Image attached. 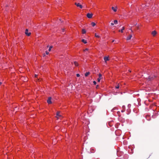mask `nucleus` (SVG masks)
<instances>
[{
  "label": "nucleus",
  "mask_w": 159,
  "mask_h": 159,
  "mask_svg": "<svg viewBox=\"0 0 159 159\" xmlns=\"http://www.w3.org/2000/svg\"><path fill=\"white\" fill-rule=\"evenodd\" d=\"M2 84V83L1 82H0V85Z\"/></svg>",
  "instance_id": "36"
},
{
  "label": "nucleus",
  "mask_w": 159,
  "mask_h": 159,
  "mask_svg": "<svg viewBox=\"0 0 159 159\" xmlns=\"http://www.w3.org/2000/svg\"><path fill=\"white\" fill-rule=\"evenodd\" d=\"M59 20L61 21V22H62V21H61V20L60 19H59Z\"/></svg>",
  "instance_id": "29"
},
{
  "label": "nucleus",
  "mask_w": 159,
  "mask_h": 159,
  "mask_svg": "<svg viewBox=\"0 0 159 159\" xmlns=\"http://www.w3.org/2000/svg\"><path fill=\"white\" fill-rule=\"evenodd\" d=\"M89 49L88 48H86L85 50H84V51H88Z\"/></svg>",
  "instance_id": "26"
},
{
  "label": "nucleus",
  "mask_w": 159,
  "mask_h": 159,
  "mask_svg": "<svg viewBox=\"0 0 159 159\" xmlns=\"http://www.w3.org/2000/svg\"><path fill=\"white\" fill-rule=\"evenodd\" d=\"M90 74V72H86L85 74V76H86V77H87V76L89 74Z\"/></svg>",
  "instance_id": "13"
},
{
  "label": "nucleus",
  "mask_w": 159,
  "mask_h": 159,
  "mask_svg": "<svg viewBox=\"0 0 159 159\" xmlns=\"http://www.w3.org/2000/svg\"><path fill=\"white\" fill-rule=\"evenodd\" d=\"M82 32L83 34H84L86 33V31L85 29H83L82 30Z\"/></svg>",
  "instance_id": "12"
},
{
  "label": "nucleus",
  "mask_w": 159,
  "mask_h": 159,
  "mask_svg": "<svg viewBox=\"0 0 159 159\" xmlns=\"http://www.w3.org/2000/svg\"><path fill=\"white\" fill-rule=\"evenodd\" d=\"M156 77V75H151L147 77L146 79L148 81H151L155 79Z\"/></svg>",
  "instance_id": "1"
},
{
  "label": "nucleus",
  "mask_w": 159,
  "mask_h": 159,
  "mask_svg": "<svg viewBox=\"0 0 159 159\" xmlns=\"http://www.w3.org/2000/svg\"><path fill=\"white\" fill-rule=\"evenodd\" d=\"M93 15V14L92 13L90 14L89 13H88L87 14V16L89 18H91L92 17Z\"/></svg>",
  "instance_id": "5"
},
{
  "label": "nucleus",
  "mask_w": 159,
  "mask_h": 159,
  "mask_svg": "<svg viewBox=\"0 0 159 159\" xmlns=\"http://www.w3.org/2000/svg\"><path fill=\"white\" fill-rule=\"evenodd\" d=\"M129 71L130 72H131V71L130 70H129Z\"/></svg>",
  "instance_id": "35"
},
{
  "label": "nucleus",
  "mask_w": 159,
  "mask_h": 159,
  "mask_svg": "<svg viewBox=\"0 0 159 159\" xmlns=\"http://www.w3.org/2000/svg\"><path fill=\"white\" fill-rule=\"evenodd\" d=\"M104 59L105 62H106L107 61H108L109 60L108 57H104Z\"/></svg>",
  "instance_id": "8"
},
{
  "label": "nucleus",
  "mask_w": 159,
  "mask_h": 159,
  "mask_svg": "<svg viewBox=\"0 0 159 159\" xmlns=\"http://www.w3.org/2000/svg\"><path fill=\"white\" fill-rule=\"evenodd\" d=\"M46 53L47 55H48L49 54V52H48V51H46Z\"/></svg>",
  "instance_id": "24"
},
{
  "label": "nucleus",
  "mask_w": 159,
  "mask_h": 159,
  "mask_svg": "<svg viewBox=\"0 0 159 159\" xmlns=\"http://www.w3.org/2000/svg\"><path fill=\"white\" fill-rule=\"evenodd\" d=\"M114 41H115L114 40H113L112 41V42L113 43V42H114Z\"/></svg>",
  "instance_id": "34"
},
{
  "label": "nucleus",
  "mask_w": 159,
  "mask_h": 159,
  "mask_svg": "<svg viewBox=\"0 0 159 159\" xmlns=\"http://www.w3.org/2000/svg\"><path fill=\"white\" fill-rule=\"evenodd\" d=\"M151 34L153 36H155L156 35L157 32L156 31L154 30L152 32Z\"/></svg>",
  "instance_id": "6"
},
{
  "label": "nucleus",
  "mask_w": 159,
  "mask_h": 159,
  "mask_svg": "<svg viewBox=\"0 0 159 159\" xmlns=\"http://www.w3.org/2000/svg\"><path fill=\"white\" fill-rule=\"evenodd\" d=\"M52 48V46H50L49 48V49H48V51H50L51 50V48Z\"/></svg>",
  "instance_id": "19"
},
{
  "label": "nucleus",
  "mask_w": 159,
  "mask_h": 159,
  "mask_svg": "<svg viewBox=\"0 0 159 159\" xmlns=\"http://www.w3.org/2000/svg\"><path fill=\"white\" fill-rule=\"evenodd\" d=\"M98 76L99 78H101L102 76V75L101 74H99L98 75Z\"/></svg>",
  "instance_id": "21"
},
{
  "label": "nucleus",
  "mask_w": 159,
  "mask_h": 159,
  "mask_svg": "<svg viewBox=\"0 0 159 159\" xmlns=\"http://www.w3.org/2000/svg\"><path fill=\"white\" fill-rule=\"evenodd\" d=\"M95 36L96 37L98 38H99L100 37V36L98 35H97V34L96 33L95 34Z\"/></svg>",
  "instance_id": "15"
},
{
  "label": "nucleus",
  "mask_w": 159,
  "mask_h": 159,
  "mask_svg": "<svg viewBox=\"0 0 159 159\" xmlns=\"http://www.w3.org/2000/svg\"><path fill=\"white\" fill-rule=\"evenodd\" d=\"M114 22L115 24H118V21L117 20H115L114 21Z\"/></svg>",
  "instance_id": "17"
},
{
  "label": "nucleus",
  "mask_w": 159,
  "mask_h": 159,
  "mask_svg": "<svg viewBox=\"0 0 159 159\" xmlns=\"http://www.w3.org/2000/svg\"><path fill=\"white\" fill-rule=\"evenodd\" d=\"M131 28H132V27H131V28L130 29V30H131V32H133V31H132V30L131 29Z\"/></svg>",
  "instance_id": "28"
},
{
  "label": "nucleus",
  "mask_w": 159,
  "mask_h": 159,
  "mask_svg": "<svg viewBox=\"0 0 159 159\" xmlns=\"http://www.w3.org/2000/svg\"><path fill=\"white\" fill-rule=\"evenodd\" d=\"M101 79V78H98V82H99L100 81Z\"/></svg>",
  "instance_id": "22"
},
{
  "label": "nucleus",
  "mask_w": 159,
  "mask_h": 159,
  "mask_svg": "<svg viewBox=\"0 0 159 159\" xmlns=\"http://www.w3.org/2000/svg\"><path fill=\"white\" fill-rule=\"evenodd\" d=\"M132 37V35H129V36L126 39V40H129L130 39H131Z\"/></svg>",
  "instance_id": "10"
},
{
  "label": "nucleus",
  "mask_w": 159,
  "mask_h": 159,
  "mask_svg": "<svg viewBox=\"0 0 159 159\" xmlns=\"http://www.w3.org/2000/svg\"><path fill=\"white\" fill-rule=\"evenodd\" d=\"M144 5H143L142 6V7H144V6H143Z\"/></svg>",
  "instance_id": "37"
},
{
  "label": "nucleus",
  "mask_w": 159,
  "mask_h": 159,
  "mask_svg": "<svg viewBox=\"0 0 159 159\" xmlns=\"http://www.w3.org/2000/svg\"><path fill=\"white\" fill-rule=\"evenodd\" d=\"M82 41L83 43H87V41H86V40H85V39H82Z\"/></svg>",
  "instance_id": "14"
},
{
  "label": "nucleus",
  "mask_w": 159,
  "mask_h": 159,
  "mask_svg": "<svg viewBox=\"0 0 159 159\" xmlns=\"http://www.w3.org/2000/svg\"><path fill=\"white\" fill-rule=\"evenodd\" d=\"M91 25L93 26H94L96 25V24L94 22H92L91 23Z\"/></svg>",
  "instance_id": "18"
},
{
  "label": "nucleus",
  "mask_w": 159,
  "mask_h": 159,
  "mask_svg": "<svg viewBox=\"0 0 159 159\" xmlns=\"http://www.w3.org/2000/svg\"><path fill=\"white\" fill-rule=\"evenodd\" d=\"M98 85H97V86L96 88H98Z\"/></svg>",
  "instance_id": "31"
},
{
  "label": "nucleus",
  "mask_w": 159,
  "mask_h": 159,
  "mask_svg": "<svg viewBox=\"0 0 159 159\" xmlns=\"http://www.w3.org/2000/svg\"><path fill=\"white\" fill-rule=\"evenodd\" d=\"M51 99L52 98L51 97H48V99L47 100V102L48 104H50L52 103Z\"/></svg>",
  "instance_id": "2"
},
{
  "label": "nucleus",
  "mask_w": 159,
  "mask_h": 159,
  "mask_svg": "<svg viewBox=\"0 0 159 159\" xmlns=\"http://www.w3.org/2000/svg\"><path fill=\"white\" fill-rule=\"evenodd\" d=\"M111 9L114 12H116L117 11V8L116 7L115 8L114 7H112Z\"/></svg>",
  "instance_id": "9"
},
{
  "label": "nucleus",
  "mask_w": 159,
  "mask_h": 159,
  "mask_svg": "<svg viewBox=\"0 0 159 159\" xmlns=\"http://www.w3.org/2000/svg\"><path fill=\"white\" fill-rule=\"evenodd\" d=\"M60 111H57L56 114V115L57 116L61 117V115H60Z\"/></svg>",
  "instance_id": "11"
},
{
  "label": "nucleus",
  "mask_w": 159,
  "mask_h": 159,
  "mask_svg": "<svg viewBox=\"0 0 159 159\" xmlns=\"http://www.w3.org/2000/svg\"><path fill=\"white\" fill-rule=\"evenodd\" d=\"M45 56V54H43V57L44 56Z\"/></svg>",
  "instance_id": "38"
},
{
  "label": "nucleus",
  "mask_w": 159,
  "mask_h": 159,
  "mask_svg": "<svg viewBox=\"0 0 159 159\" xmlns=\"http://www.w3.org/2000/svg\"><path fill=\"white\" fill-rule=\"evenodd\" d=\"M62 31H63V32L64 29H62Z\"/></svg>",
  "instance_id": "39"
},
{
  "label": "nucleus",
  "mask_w": 159,
  "mask_h": 159,
  "mask_svg": "<svg viewBox=\"0 0 159 159\" xmlns=\"http://www.w3.org/2000/svg\"><path fill=\"white\" fill-rule=\"evenodd\" d=\"M125 28L124 27H122V29H121V30H119V32H120L121 33H122L123 32V30H125Z\"/></svg>",
  "instance_id": "7"
},
{
  "label": "nucleus",
  "mask_w": 159,
  "mask_h": 159,
  "mask_svg": "<svg viewBox=\"0 0 159 159\" xmlns=\"http://www.w3.org/2000/svg\"><path fill=\"white\" fill-rule=\"evenodd\" d=\"M37 75H35V78H36V77H37Z\"/></svg>",
  "instance_id": "30"
},
{
  "label": "nucleus",
  "mask_w": 159,
  "mask_h": 159,
  "mask_svg": "<svg viewBox=\"0 0 159 159\" xmlns=\"http://www.w3.org/2000/svg\"><path fill=\"white\" fill-rule=\"evenodd\" d=\"M76 76L77 77H79L80 76V75L79 74H76Z\"/></svg>",
  "instance_id": "23"
},
{
  "label": "nucleus",
  "mask_w": 159,
  "mask_h": 159,
  "mask_svg": "<svg viewBox=\"0 0 159 159\" xmlns=\"http://www.w3.org/2000/svg\"><path fill=\"white\" fill-rule=\"evenodd\" d=\"M114 25V23H111V25L113 26V25Z\"/></svg>",
  "instance_id": "27"
},
{
  "label": "nucleus",
  "mask_w": 159,
  "mask_h": 159,
  "mask_svg": "<svg viewBox=\"0 0 159 159\" xmlns=\"http://www.w3.org/2000/svg\"><path fill=\"white\" fill-rule=\"evenodd\" d=\"M74 64L76 66H78V63L76 61H74Z\"/></svg>",
  "instance_id": "16"
},
{
  "label": "nucleus",
  "mask_w": 159,
  "mask_h": 159,
  "mask_svg": "<svg viewBox=\"0 0 159 159\" xmlns=\"http://www.w3.org/2000/svg\"><path fill=\"white\" fill-rule=\"evenodd\" d=\"M75 5L77 7H79L80 8H82L83 7L82 6L80 5L79 3H77L75 2Z\"/></svg>",
  "instance_id": "4"
},
{
  "label": "nucleus",
  "mask_w": 159,
  "mask_h": 159,
  "mask_svg": "<svg viewBox=\"0 0 159 159\" xmlns=\"http://www.w3.org/2000/svg\"><path fill=\"white\" fill-rule=\"evenodd\" d=\"M93 83L94 85H96V82L95 81H93Z\"/></svg>",
  "instance_id": "25"
},
{
  "label": "nucleus",
  "mask_w": 159,
  "mask_h": 159,
  "mask_svg": "<svg viewBox=\"0 0 159 159\" xmlns=\"http://www.w3.org/2000/svg\"><path fill=\"white\" fill-rule=\"evenodd\" d=\"M139 29V26H138L137 27V29Z\"/></svg>",
  "instance_id": "32"
},
{
  "label": "nucleus",
  "mask_w": 159,
  "mask_h": 159,
  "mask_svg": "<svg viewBox=\"0 0 159 159\" xmlns=\"http://www.w3.org/2000/svg\"><path fill=\"white\" fill-rule=\"evenodd\" d=\"M25 33L28 36H30L31 34L30 32H28V30L27 29H26Z\"/></svg>",
  "instance_id": "3"
},
{
  "label": "nucleus",
  "mask_w": 159,
  "mask_h": 159,
  "mask_svg": "<svg viewBox=\"0 0 159 159\" xmlns=\"http://www.w3.org/2000/svg\"><path fill=\"white\" fill-rule=\"evenodd\" d=\"M119 88V84H118L116 86V89H118Z\"/></svg>",
  "instance_id": "20"
},
{
  "label": "nucleus",
  "mask_w": 159,
  "mask_h": 159,
  "mask_svg": "<svg viewBox=\"0 0 159 159\" xmlns=\"http://www.w3.org/2000/svg\"><path fill=\"white\" fill-rule=\"evenodd\" d=\"M56 117L57 118V119H58V117H57V116H56Z\"/></svg>",
  "instance_id": "33"
}]
</instances>
